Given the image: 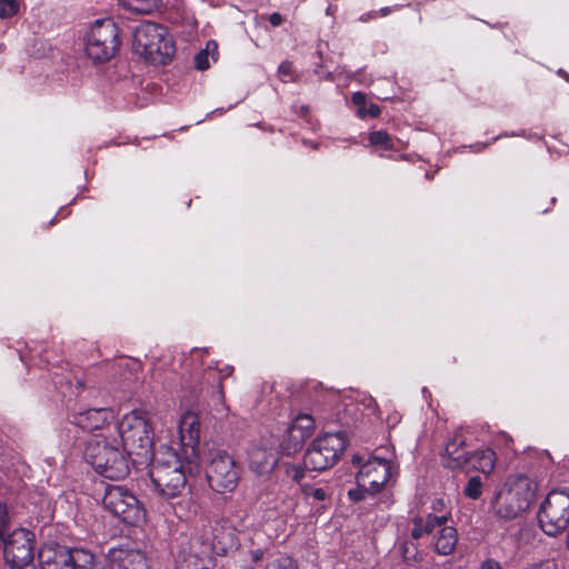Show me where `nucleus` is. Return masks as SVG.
Masks as SVG:
<instances>
[{
    "label": "nucleus",
    "mask_w": 569,
    "mask_h": 569,
    "mask_svg": "<svg viewBox=\"0 0 569 569\" xmlns=\"http://www.w3.org/2000/svg\"><path fill=\"white\" fill-rule=\"evenodd\" d=\"M114 432L119 437L120 445L128 456L151 459L153 456V430L147 413L141 410H132L124 415Z\"/></svg>",
    "instance_id": "7ed1b4c3"
},
{
    "label": "nucleus",
    "mask_w": 569,
    "mask_h": 569,
    "mask_svg": "<svg viewBox=\"0 0 569 569\" xmlns=\"http://www.w3.org/2000/svg\"><path fill=\"white\" fill-rule=\"evenodd\" d=\"M269 21L273 27H279L282 23L283 19L280 13L273 12L272 14H270Z\"/></svg>",
    "instance_id": "37998d69"
},
{
    "label": "nucleus",
    "mask_w": 569,
    "mask_h": 569,
    "mask_svg": "<svg viewBox=\"0 0 569 569\" xmlns=\"http://www.w3.org/2000/svg\"><path fill=\"white\" fill-rule=\"evenodd\" d=\"M19 11L17 0H0V19H8L16 16Z\"/></svg>",
    "instance_id": "f704fd0d"
},
{
    "label": "nucleus",
    "mask_w": 569,
    "mask_h": 569,
    "mask_svg": "<svg viewBox=\"0 0 569 569\" xmlns=\"http://www.w3.org/2000/svg\"><path fill=\"white\" fill-rule=\"evenodd\" d=\"M207 351L202 349H193L191 352L192 359L201 358Z\"/></svg>",
    "instance_id": "49530a36"
},
{
    "label": "nucleus",
    "mask_w": 569,
    "mask_h": 569,
    "mask_svg": "<svg viewBox=\"0 0 569 569\" xmlns=\"http://www.w3.org/2000/svg\"><path fill=\"white\" fill-rule=\"evenodd\" d=\"M278 462V453L271 447H254L249 452V468L259 476L270 473Z\"/></svg>",
    "instance_id": "aec40b11"
},
{
    "label": "nucleus",
    "mask_w": 569,
    "mask_h": 569,
    "mask_svg": "<svg viewBox=\"0 0 569 569\" xmlns=\"http://www.w3.org/2000/svg\"><path fill=\"white\" fill-rule=\"evenodd\" d=\"M217 379H218V383L212 385V387L216 386L217 389L213 390V392H212L211 401H212V405L216 407V410L219 413H223L227 411V407L224 406V393L222 391V386H221V376L218 375Z\"/></svg>",
    "instance_id": "72a5a7b5"
},
{
    "label": "nucleus",
    "mask_w": 569,
    "mask_h": 569,
    "mask_svg": "<svg viewBox=\"0 0 569 569\" xmlns=\"http://www.w3.org/2000/svg\"><path fill=\"white\" fill-rule=\"evenodd\" d=\"M538 521L548 536H557L569 525V493L553 490L540 506Z\"/></svg>",
    "instance_id": "f8f14e48"
},
{
    "label": "nucleus",
    "mask_w": 569,
    "mask_h": 569,
    "mask_svg": "<svg viewBox=\"0 0 569 569\" xmlns=\"http://www.w3.org/2000/svg\"><path fill=\"white\" fill-rule=\"evenodd\" d=\"M279 503L274 505V509L279 512L280 517L287 519L295 515L298 506L297 498L287 493H281L278 497Z\"/></svg>",
    "instance_id": "cd10ccee"
},
{
    "label": "nucleus",
    "mask_w": 569,
    "mask_h": 569,
    "mask_svg": "<svg viewBox=\"0 0 569 569\" xmlns=\"http://www.w3.org/2000/svg\"><path fill=\"white\" fill-rule=\"evenodd\" d=\"M211 537H203L200 541L202 548L200 553L203 557H210L214 555H226L231 550H237L239 541L238 530L229 522L217 523L211 532Z\"/></svg>",
    "instance_id": "4468645a"
},
{
    "label": "nucleus",
    "mask_w": 569,
    "mask_h": 569,
    "mask_svg": "<svg viewBox=\"0 0 569 569\" xmlns=\"http://www.w3.org/2000/svg\"><path fill=\"white\" fill-rule=\"evenodd\" d=\"M537 491V483L526 476L510 478L491 501L492 512L506 520L515 519L527 511Z\"/></svg>",
    "instance_id": "20e7f679"
},
{
    "label": "nucleus",
    "mask_w": 569,
    "mask_h": 569,
    "mask_svg": "<svg viewBox=\"0 0 569 569\" xmlns=\"http://www.w3.org/2000/svg\"><path fill=\"white\" fill-rule=\"evenodd\" d=\"M103 508L121 521L137 526L144 521L146 510L136 495L121 485H107L102 497Z\"/></svg>",
    "instance_id": "1a4fd4ad"
},
{
    "label": "nucleus",
    "mask_w": 569,
    "mask_h": 569,
    "mask_svg": "<svg viewBox=\"0 0 569 569\" xmlns=\"http://www.w3.org/2000/svg\"><path fill=\"white\" fill-rule=\"evenodd\" d=\"M447 523V518L429 513L426 518H415L411 529V538L420 539L425 535H435L438 527Z\"/></svg>",
    "instance_id": "5701e85b"
},
{
    "label": "nucleus",
    "mask_w": 569,
    "mask_h": 569,
    "mask_svg": "<svg viewBox=\"0 0 569 569\" xmlns=\"http://www.w3.org/2000/svg\"><path fill=\"white\" fill-rule=\"evenodd\" d=\"M369 141L373 146H381L386 150L393 148V141L389 133L383 130L373 131L369 134Z\"/></svg>",
    "instance_id": "7c9ffc66"
},
{
    "label": "nucleus",
    "mask_w": 569,
    "mask_h": 569,
    "mask_svg": "<svg viewBox=\"0 0 569 569\" xmlns=\"http://www.w3.org/2000/svg\"><path fill=\"white\" fill-rule=\"evenodd\" d=\"M501 438L503 439V441H505L506 443H508L509 441H511V438H510L508 435H506V433H501Z\"/></svg>",
    "instance_id": "8fccbe9b"
},
{
    "label": "nucleus",
    "mask_w": 569,
    "mask_h": 569,
    "mask_svg": "<svg viewBox=\"0 0 569 569\" xmlns=\"http://www.w3.org/2000/svg\"><path fill=\"white\" fill-rule=\"evenodd\" d=\"M206 477L210 488L216 492H231L238 486L240 469L224 450L210 451Z\"/></svg>",
    "instance_id": "9b49d317"
},
{
    "label": "nucleus",
    "mask_w": 569,
    "mask_h": 569,
    "mask_svg": "<svg viewBox=\"0 0 569 569\" xmlns=\"http://www.w3.org/2000/svg\"><path fill=\"white\" fill-rule=\"evenodd\" d=\"M118 437L99 433L92 436L86 443L84 459L102 477L110 480H121L129 475V462Z\"/></svg>",
    "instance_id": "f03ea898"
},
{
    "label": "nucleus",
    "mask_w": 569,
    "mask_h": 569,
    "mask_svg": "<svg viewBox=\"0 0 569 569\" xmlns=\"http://www.w3.org/2000/svg\"><path fill=\"white\" fill-rule=\"evenodd\" d=\"M133 50L153 64H167L174 54V44L166 27L147 21L134 29Z\"/></svg>",
    "instance_id": "39448f33"
},
{
    "label": "nucleus",
    "mask_w": 569,
    "mask_h": 569,
    "mask_svg": "<svg viewBox=\"0 0 569 569\" xmlns=\"http://www.w3.org/2000/svg\"><path fill=\"white\" fill-rule=\"evenodd\" d=\"M315 419L310 415H299L288 429V438L291 446L286 450L293 452L301 448L302 443L312 436Z\"/></svg>",
    "instance_id": "6ab92c4d"
},
{
    "label": "nucleus",
    "mask_w": 569,
    "mask_h": 569,
    "mask_svg": "<svg viewBox=\"0 0 569 569\" xmlns=\"http://www.w3.org/2000/svg\"><path fill=\"white\" fill-rule=\"evenodd\" d=\"M563 78H566L567 80H569V76L567 73L563 74Z\"/></svg>",
    "instance_id": "603ef678"
},
{
    "label": "nucleus",
    "mask_w": 569,
    "mask_h": 569,
    "mask_svg": "<svg viewBox=\"0 0 569 569\" xmlns=\"http://www.w3.org/2000/svg\"><path fill=\"white\" fill-rule=\"evenodd\" d=\"M563 78H566L567 80H569V76L567 73L563 74Z\"/></svg>",
    "instance_id": "864d4df0"
},
{
    "label": "nucleus",
    "mask_w": 569,
    "mask_h": 569,
    "mask_svg": "<svg viewBox=\"0 0 569 569\" xmlns=\"http://www.w3.org/2000/svg\"><path fill=\"white\" fill-rule=\"evenodd\" d=\"M377 14H378V12H377V11H373V12H370V13H366V14H362V16L360 17V20H361L362 22H367L369 19H371V18H376V17H377Z\"/></svg>",
    "instance_id": "de8ad7c7"
},
{
    "label": "nucleus",
    "mask_w": 569,
    "mask_h": 569,
    "mask_svg": "<svg viewBox=\"0 0 569 569\" xmlns=\"http://www.w3.org/2000/svg\"><path fill=\"white\" fill-rule=\"evenodd\" d=\"M279 78L283 82L293 80V66L289 61H283L278 68Z\"/></svg>",
    "instance_id": "4c0bfd02"
},
{
    "label": "nucleus",
    "mask_w": 569,
    "mask_h": 569,
    "mask_svg": "<svg viewBox=\"0 0 569 569\" xmlns=\"http://www.w3.org/2000/svg\"><path fill=\"white\" fill-rule=\"evenodd\" d=\"M466 438L462 433V429L455 431L453 436L449 438L442 457L443 465L450 469H461L468 466V457L470 452L466 449Z\"/></svg>",
    "instance_id": "dca6fc26"
},
{
    "label": "nucleus",
    "mask_w": 569,
    "mask_h": 569,
    "mask_svg": "<svg viewBox=\"0 0 569 569\" xmlns=\"http://www.w3.org/2000/svg\"><path fill=\"white\" fill-rule=\"evenodd\" d=\"M303 498L312 505L316 511L323 509L325 502L330 499V493L323 488H316L311 485H301Z\"/></svg>",
    "instance_id": "b1692460"
},
{
    "label": "nucleus",
    "mask_w": 569,
    "mask_h": 569,
    "mask_svg": "<svg viewBox=\"0 0 569 569\" xmlns=\"http://www.w3.org/2000/svg\"><path fill=\"white\" fill-rule=\"evenodd\" d=\"M330 12H331V9H330V7H328L327 14H329Z\"/></svg>",
    "instance_id": "3c124183"
},
{
    "label": "nucleus",
    "mask_w": 569,
    "mask_h": 569,
    "mask_svg": "<svg viewBox=\"0 0 569 569\" xmlns=\"http://www.w3.org/2000/svg\"><path fill=\"white\" fill-rule=\"evenodd\" d=\"M347 447L343 432L326 433L318 437L305 453V467L311 471H323L331 468L341 457Z\"/></svg>",
    "instance_id": "9d476101"
},
{
    "label": "nucleus",
    "mask_w": 569,
    "mask_h": 569,
    "mask_svg": "<svg viewBox=\"0 0 569 569\" xmlns=\"http://www.w3.org/2000/svg\"><path fill=\"white\" fill-rule=\"evenodd\" d=\"M41 569H104L96 555L83 547L44 543L38 553Z\"/></svg>",
    "instance_id": "423d86ee"
},
{
    "label": "nucleus",
    "mask_w": 569,
    "mask_h": 569,
    "mask_svg": "<svg viewBox=\"0 0 569 569\" xmlns=\"http://www.w3.org/2000/svg\"><path fill=\"white\" fill-rule=\"evenodd\" d=\"M463 493L470 499H478L482 493V481L480 477H471L465 486Z\"/></svg>",
    "instance_id": "473e14b6"
},
{
    "label": "nucleus",
    "mask_w": 569,
    "mask_h": 569,
    "mask_svg": "<svg viewBox=\"0 0 569 569\" xmlns=\"http://www.w3.org/2000/svg\"><path fill=\"white\" fill-rule=\"evenodd\" d=\"M113 411L109 408H92L73 416V423L83 430L93 431L102 429L113 420Z\"/></svg>",
    "instance_id": "a211bd4d"
},
{
    "label": "nucleus",
    "mask_w": 569,
    "mask_h": 569,
    "mask_svg": "<svg viewBox=\"0 0 569 569\" xmlns=\"http://www.w3.org/2000/svg\"><path fill=\"white\" fill-rule=\"evenodd\" d=\"M358 113L360 117H365V116L369 114L375 118L380 114V109L377 104H371L368 109H366V108L359 109Z\"/></svg>",
    "instance_id": "ea45409f"
},
{
    "label": "nucleus",
    "mask_w": 569,
    "mask_h": 569,
    "mask_svg": "<svg viewBox=\"0 0 569 569\" xmlns=\"http://www.w3.org/2000/svg\"><path fill=\"white\" fill-rule=\"evenodd\" d=\"M496 460L497 457L492 449L477 450L468 457V466L463 468V471L477 470L485 475H490L495 469Z\"/></svg>",
    "instance_id": "412c9836"
},
{
    "label": "nucleus",
    "mask_w": 569,
    "mask_h": 569,
    "mask_svg": "<svg viewBox=\"0 0 569 569\" xmlns=\"http://www.w3.org/2000/svg\"><path fill=\"white\" fill-rule=\"evenodd\" d=\"M199 460L180 455L170 446H160L151 458L150 478L154 492L164 500L182 497L188 475L197 472Z\"/></svg>",
    "instance_id": "f257e3e1"
},
{
    "label": "nucleus",
    "mask_w": 569,
    "mask_h": 569,
    "mask_svg": "<svg viewBox=\"0 0 569 569\" xmlns=\"http://www.w3.org/2000/svg\"><path fill=\"white\" fill-rule=\"evenodd\" d=\"M357 487L348 490V497L352 502H360L369 497H375L378 492L368 485L363 483L360 478L356 477Z\"/></svg>",
    "instance_id": "c85d7f7f"
},
{
    "label": "nucleus",
    "mask_w": 569,
    "mask_h": 569,
    "mask_svg": "<svg viewBox=\"0 0 569 569\" xmlns=\"http://www.w3.org/2000/svg\"><path fill=\"white\" fill-rule=\"evenodd\" d=\"M199 419L196 413L188 411L181 416L179 422V438L182 455L199 460Z\"/></svg>",
    "instance_id": "2eb2a0df"
},
{
    "label": "nucleus",
    "mask_w": 569,
    "mask_h": 569,
    "mask_svg": "<svg viewBox=\"0 0 569 569\" xmlns=\"http://www.w3.org/2000/svg\"><path fill=\"white\" fill-rule=\"evenodd\" d=\"M4 559V569H36V535L17 526L0 537Z\"/></svg>",
    "instance_id": "6e6552de"
},
{
    "label": "nucleus",
    "mask_w": 569,
    "mask_h": 569,
    "mask_svg": "<svg viewBox=\"0 0 569 569\" xmlns=\"http://www.w3.org/2000/svg\"><path fill=\"white\" fill-rule=\"evenodd\" d=\"M16 525V513L13 508L0 499V537L13 529Z\"/></svg>",
    "instance_id": "bb28decb"
},
{
    "label": "nucleus",
    "mask_w": 569,
    "mask_h": 569,
    "mask_svg": "<svg viewBox=\"0 0 569 569\" xmlns=\"http://www.w3.org/2000/svg\"><path fill=\"white\" fill-rule=\"evenodd\" d=\"M352 102L359 107V109H363L366 104V94L362 92H355L352 94Z\"/></svg>",
    "instance_id": "79ce46f5"
},
{
    "label": "nucleus",
    "mask_w": 569,
    "mask_h": 569,
    "mask_svg": "<svg viewBox=\"0 0 569 569\" xmlns=\"http://www.w3.org/2000/svg\"><path fill=\"white\" fill-rule=\"evenodd\" d=\"M120 43L116 22L110 18L98 19L87 32L84 51L93 63H103L116 56Z\"/></svg>",
    "instance_id": "0eeeda50"
},
{
    "label": "nucleus",
    "mask_w": 569,
    "mask_h": 569,
    "mask_svg": "<svg viewBox=\"0 0 569 569\" xmlns=\"http://www.w3.org/2000/svg\"><path fill=\"white\" fill-rule=\"evenodd\" d=\"M390 12H391V9H390L389 7H385V8L380 9V11H379V13H380L382 17L388 16Z\"/></svg>",
    "instance_id": "09e8293b"
},
{
    "label": "nucleus",
    "mask_w": 569,
    "mask_h": 569,
    "mask_svg": "<svg viewBox=\"0 0 569 569\" xmlns=\"http://www.w3.org/2000/svg\"><path fill=\"white\" fill-rule=\"evenodd\" d=\"M284 473L292 481L299 483L305 478L306 470H309L305 467V461L302 465L297 463H283Z\"/></svg>",
    "instance_id": "2f4dec72"
},
{
    "label": "nucleus",
    "mask_w": 569,
    "mask_h": 569,
    "mask_svg": "<svg viewBox=\"0 0 569 569\" xmlns=\"http://www.w3.org/2000/svg\"><path fill=\"white\" fill-rule=\"evenodd\" d=\"M110 563L111 569H150V561L140 549H114L110 552Z\"/></svg>",
    "instance_id": "f3484780"
},
{
    "label": "nucleus",
    "mask_w": 569,
    "mask_h": 569,
    "mask_svg": "<svg viewBox=\"0 0 569 569\" xmlns=\"http://www.w3.org/2000/svg\"><path fill=\"white\" fill-rule=\"evenodd\" d=\"M352 463L359 469L357 477L361 479L362 485L368 483L378 493L393 477L392 462L385 458L372 456L363 461V457L355 455Z\"/></svg>",
    "instance_id": "ddd939ff"
},
{
    "label": "nucleus",
    "mask_w": 569,
    "mask_h": 569,
    "mask_svg": "<svg viewBox=\"0 0 569 569\" xmlns=\"http://www.w3.org/2000/svg\"><path fill=\"white\" fill-rule=\"evenodd\" d=\"M458 542V533L456 528L451 526H442L438 527L435 532V550L437 553L442 556L451 555Z\"/></svg>",
    "instance_id": "4be33fe9"
},
{
    "label": "nucleus",
    "mask_w": 569,
    "mask_h": 569,
    "mask_svg": "<svg viewBox=\"0 0 569 569\" xmlns=\"http://www.w3.org/2000/svg\"><path fill=\"white\" fill-rule=\"evenodd\" d=\"M204 558H200L197 555H189L187 558H184L182 561L178 562L177 569H211V556Z\"/></svg>",
    "instance_id": "c756f323"
},
{
    "label": "nucleus",
    "mask_w": 569,
    "mask_h": 569,
    "mask_svg": "<svg viewBox=\"0 0 569 569\" xmlns=\"http://www.w3.org/2000/svg\"><path fill=\"white\" fill-rule=\"evenodd\" d=\"M128 10L137 13H149L163 4V0H120Z\"/></svg>",
    "instance_id": "a878e982"
},
{
    "label": "nucleus",
    "mask_w": 569,
    "mask_h": 569,
    "mask_svg": "<svg viewBox=\"0 0 569 569\" xmlns=\"http://www.w3.org/2000/svg\"><path fill=\"white\" fill-rule=\"evenodd\" d=\"M480 569H502V567L496 559L487 558L480 563Z\"/></svg>",
    "instance_id": "a19ab883"
},
{
    "label": "nucleus",
    "mask_w": 569,
    "mask_h": 569,
    "mask_svg": "<svg viewBox=\"0 0 569 569\" xmlns=\"http://www.w3.org/2000/svg\"><path fill=\"white\" fill-rule=\"evenodd\" d=\"M218 60V44L216 41L210 40L207 42L206 48L200 50L194 57L196 68L200 71L209 69L211 61Z\"/></svg>",
    "instance_id": "393cba45"
},
{
    "label": "nucleus",
    "mask_w": 569,
    "mask_h": 569,
    "mask_svg": "<svg viewBox=\"0 0 569 569\" xmlns=\"http://www.w3.org/2000/svg\"><path fill=\"white\" fill-rule=\"evenodd\" d=\"M523 569H553V565L551 562L547 561V562L533 563Z\"/></svg>",
    "instance_id": "c03bdc74"
},
{
    "label": "nucleus",
    "mask_w": 569,
    "mask_h": 569,
    "mask_svg": "<svg viewBox=\"0 0 569 569\" xmlns=\"http://www.w3.org/2000/svg\"><path fill=\"white\" fill-rule=\"evenodd\" d=\"M403 558L407 562H417L421 560V555L413 543L408 542L403 547Z\"/></svg>",
    "instance_id": "58836bf2"
},
{
    "label": "nucleus",
    "mask_w": 569,
    "mask_h": 569,
    "mask_svg": "<svg viewBox=\"0 0 569 569\" xmlns=\"http://www.w3.org/2000/svg\"><path fill=\"white\" fill-rule=\"evenodd\" d=\"M266 569H297L288 557H279L268 562Z\"/></svg>",
    "instance_id": "e433bc0d"
},
{
    "label": "nucleus",
    "mask_w": 569,
    "mask_h": 569,
    "mask_svg": "<svg viewBox=\"0 0 569 569\" xmlns=\"http://www.w3.org/2000/svg\"><path fill=\"white\" fill-rule=\"evenodd\" d=\"M231 372H232V368H230V367H226L224 369H222L220 371H216L209 367L204 373V379H206L207 383L214 385V383H218V379H217L218 375L221 376V380H222L223 378L230 376Z\"/></svg>",
    "instance_id": "c9c22d12"
},
{
    "label": "nucleus",
    "mask_w": 569,
    "mask_h": 569,
    "mask_svg": "<svg viewBox=\"0 0 569 569\" xmlns=\"http://www.w3.org/2000/svg\"><path fill=\"white\" fill-rule=\"evenodd\" d=\"M141 459H142V460H140V463H143V461H147V460H148V459H143V458H141Z\"/></svg>",
    "instance_id": "5fc2aeb1"
},
{
    "label": "nucleus",
    "mask_w": 569,
    "mask_h": 569,
    "mask_svg": "<svg viewBox=\"0 0 569 569\" xmlns=\"http://www.w3.org/2000/svg\"><path fill=\"white\" fill-rule=\"evenodd\" d=\"M263 552L260 549H256L251 551V559L254 562H258L260 559H262Z\"/></svg>",
    "instance_id": "a18cd8bd"
}]
</instances>
